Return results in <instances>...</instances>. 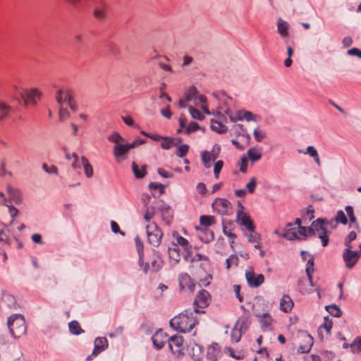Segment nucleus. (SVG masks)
<instances>
[{
	"mask_svg": "<svg viewBox=\"0 0 361 361\" xmlns=\"http://www.w3.org/2000/svg\"><path fill=\"white\" fill-rule=\"evenodd\" d=\"M231 206V204L228 200L222 198L216 199L212 204L214 211L221 215L228 214Z\"/></svg>",
	"mask_w": 361,
	"mask_h": 361,
	"instance_id": "16",
	"label": "nucleus"
},
{
	"mask_svg": "<svg viewBox=\"0 0 361 361\" xmlns=\"http://www.w3.org/2000/svg\"><path fill=\"white\" fill-rule=\"evenodd\" d=\"M257 186V178L255 177H252L249 183L246 185V189L249 193H253L255 191Z\"/></svg>",
	"mask_w": 361,
	"mask_h": 361,
	"instance_id": "55",
	"label": "nucleus"
},
{
	"mask_svg": "<svg viewBox=\"0 0 361 361\" xmlns=\"http://www.w3.org/2000/svg\"><path fill=\"white\" fill-rule=\"evenodd\" d=\"M247 239L250 243H257L259 240V235L254 231L247 235Z\"/></svg>",
	"mask_w": 361,
	"mask_h": 361,
	"instance_id": "64",
	"label": "nucleus"
},
{
	"mask_svg": "<svg viewBox=\"0 0 361 361\" xmlns=\"http://www.w3.org/2000/svg\"><path fill=\"white\" fill-rule=\"evenodd\" d=\"M218 157V154L213 150L212 152H204L202 154V162L206 168H209L212 161H214Z\"/></svg>",
	"mask_w": 361,
	"mask_h": 361,
	"instance_id": "30",
	"label": "nucleus"
},
{
	"mask_svg": "<svg viewBox=\"0 0 361 361\" xmlns=\"http://www.w3.org/2000/svg\"><path fill=\"white\" fill-rule=\"evenodd\" d=\"M247 281L250 287L257 288L262 284L264 281L263 274H256L252 269L247 270L245 273Z\"/></svg>",
	"mask_w": 361,
	"mask_h": 361,
	"instance_id": "18",
	"label": "nucleus"
},
{
	"mask_svg": "<svg viewBox=\"0 0 361 361\" xmlns=\"http://www.w3.org/2000/svg\"><path fill=\"white\" fill-rule=\"evenodd\" d=\"M202 261H204V262H209V258L207 256H205V255H203L200 254V253H197L191 259V262L192 263H195V262H202Z\"/></svg>",
	"mask_w": 361,
	"mask_h": 361,
	"instance_id": "62",
	"label": "nucleus"
},
{
	"mask_svg": "<svg viewBox=\"0 0 361 361\" xmlns=\"http://www.w3.org/2000/svg\"><path fill=\"white\" fill-rule=\"evenodd\" d=\"M13 89L20 94L26 105L35 104L41 97V92L37 88L27 90L20 88L16 85H13Z\"/></svg>",
	"mask_w": 361,
	"mask_h": 361,
	"instance_id": "7",
	"label": "nucleus"
},
{
	"mask_svg": "<svg viewBox=\"0 0 361 361\" xmlns=\"http://www.w3.org/2000/svg\"><path fill=\"white\" fill-rule=\"evenodd\" d=\"M231 102V99L228 98L224 102V104H220L217 108V114H226L231 118V121H234L235 120H245L247 121H256L257 116L253 114L252 112L245 111V110H240L236 112V116H233L229 107L228 103Z\"/></svg>",
	"mask_w": 361,
	"mask_h": 361,
	"instance_id": "5",
	"label": "nucleus"
},
{
	"mask_svg": "<svg viewBox=\"0 0 361 361\" xmlns=\"http://www.w3.org/2000/svg\"><path fill=\"white\" fill-rule=\"evenodd\" d=\"M197 323V318L192 312L189 314L187 313L180 314L170 321L171 326L182 333L190 332Z\"/></svg>",
	"mask_w": 361,
	"mask_h": 361,
	"instance_id": "3",
	"label": "nucleus"
},
{
	"mask_svg": "<svg viewBox=\"0 0 361 361\" xmlns=\"http://www.w3.org/2000/svg\"><path fill=\"white\" fill-rule=\"evenodd\" d=\"M333 322L329 317H324L323 324L320 326V330L324 329L326 334H330L332 329Z\"/></svg>",
	"mask_w": 361,
	"mask_h": 361,
	"instance_id": "49",
	"label": "nucleus"
},
{
	"mask_svg": "<svg viewBox=\"0 0 361 361\" xmlns=\"http://www.w3.org/2000/svg\"><path fill=\"white\" fill-rule=\"evenodd\" d=\"M353 245H349L343 252V259L348 269L354 267L361 257V250L353 251Z\"/></svg>",
	"mask_w": 361,
	"mask_h": 361,
	"instance_id": "14",
	"label": "nucleus"
},
{
	"mask_svg": "<svg viewBox=\"0 0 361 361\" xmlns=\"http://www.w3.org/2000/svg\"><path fill=\"white\" fill-rule=\"evenodd\" d=\"M350 349L353 353H361V337H357L350 345Z\"/></svg>",
	"mask_w": 361,
	"mask_h": 361,
	"instance_id": "46",
	"label": "nucleus"
},
{
	"mask_svg": "<svg viewBox=\"0 0 361 361\" xmlns=\"http://www.w3.org/2000/svg\"><path fill=\"white\" fill-rule=\"evenodd\" d=\"M326 310L333 316L339 317L341 315V310L335 305H329L326 307Z\"/></svg>",
	"mask_w": 361,
	"mask_h": 361,
	"instance_id": "50",
	"label": "nucleus"
},
{
	"mask_svg": "<svg viewBox=\"0 0 361 361\" xmlns=\"http://www.w3.org/2000/svg\"><path fill=\"white\" fill-rule=\"evenodd\" d=\"M240 171L243 173H246L248 164V159L244 155L240 158L239 161Z\"/></svg>",
	"mask_w": 361,
	"mask_h": 361,
	"instance_id": "57",
	"label": "nucleus"
},
{
	"mask_svg": "<svg viewBox=\"0 0 361 361\" xmlns=\"http://www.w3.org/2000/svg\"><path fill=\"white\" fill-rule=\"evenodd\" d=\"M290 25L288 22L279 18L277 21V29L281 37L285 38L288 36Z\"/></svg>",
	"mask_w": 361,
	"mask_h": 361,
	"instance_id": "32",
	"label": "nucleus"
},
{
	"mask_svg": "<svg viewBox=\"0 0 361 361\" xmlns=\"http://www.w3.org/2000/svg\"><path fill=\"white\" fill-rule=\"evenodd\" d=\"M151 193L154 197H159L164 192V186L161 183H151L149 185Z\"/></svg>",
	"mask_w": 361,
	"mask_h": 361,
	"instance_id": "35",
	"label": "nucleus"
},
{
	"mask_svg": "<svg viewBox=\"0 0 361 361\" xmlns=\"http://www.w3.org/2000/svg\"><path fill=\"white\" fill-rule=\"evenodd\" d=\"M140 133L142 135H144V136H145V137H148V138H149V139H151V140H152L154 141H160V140H161V139L163 137V136H161L160 135L148 133H147V132H145L144 130H142L140 132Z\"/></svg>",
	"mask_w": 361,
	"mask_h": 361,
	"instance_id": "61",
	"label": "nucleus"
},
{
	"mask_svg": "<svg viewBox=\"0 0 361 361\" xmlns=\"http://www.w3.org/2000/svg\"><path fill=\"white\" fill-rule=\"evenodd\" d=\"M254 137L258 142H262L267 136L265 131L262 130L259 128H257L254 130Z\"/></svg>",
	"mask_w": 361,
	"mask_h": 361,
	"instance_id": "48",
	"label": "nucleus"
},
{
	"mask_svg": "<svg viewBox=\"0 0 361 361\" xmlns=\"http://www.w3.org/2000/svg\"><path fill=\"white\" fill-rule=\"evenodd\" d=\"M169 257L170 262L173 265H176L180 261L181 255L180 250L171 245L168 249Z\"/></svg>",
	"mask_w": 361,
	"mask_h": 361,
	"instance_id": "27",
	"label": "nucleus"
},
{
	"mask_svg": "<svg viewBox=\"0 0 361 361\" xmlns=\"http://www.w3.org/2000/svg\"><path fill=\"white\" fill-rule=\"evenodd\" d=\"M146 229L149 243L154 247L159 246L163 236L160 228L155 223L151 222L147 224Z\"/></svg>",
	"mask_w": 361,
	"mask_h": 361,
	"instance_id": "9",
	"label": "nucleus"
},
{
	"mask_svg": "<svg viewBox=\"0 0 361 361\" xmlns=\"http://www.w3.org/2000/svg\"><path fill=\"white\" fill-rule=\"evenodd\" d=\"M224 166V162L221 160L217 161L214 167V173L216 178H219V173L222 169V167Z\"/></svg>",
	"mask_w": 361,
	"mask_h": 361,
	"instance_id": "60",
	"label": "nucleus"
},
{
	"mask_svg": "<svg viewBox=\"0 0 361 361\" xmlns=\"http://www.w3.org/2000/svg\"><path fill=\"white\" fill-rule=\"evenodd\" d=\"M178 105L181 108L188 107L192 117L200 121H202L204 116L194 106L200 108L206 114L211 115L212 114L208 108L206 97L202 94L199 95L196 87H194L188 89L185 98L180 99Z\"/></svg>",
	"mask_w": 361,
	"mask_h": 361,
	"instance_id": "1",
	"label": "nucleus"
},
{
	"mask_svg": "<svg viewBox=\"0 0 361 361\" xmlns=\"http://www.w3.org/2000/svg\"><path fill=\"white\" fill-rule=\"evenodd\" d=\"M108 347V341L105 337H98L94 340V348L91 355L87 356L86 360L90 361L92 356H97L98 354L106 350Z\"/></svg>",
	"mask_w": 361,
	"mask_h": 361,
	"instance_id": "20",
	"label": "nucleus"
},
{
	"mask_svg": "<svg viewBox=\"0 0 361 361\" xmlns=\"http://www.w3.org/2000/svg\"><path fill=\"white\" fill-rule=\"evenodd\" d=\"M297 338L299 342L298 353H307L310 352L314 343L312 336L305 331H300L297 334Z\"/></svg>",
	"mask_w": 361,
	"mask_h": 361,
	"instance_id": "11",
	"label": "nucleus"
},
{
	"mask_svg": "<svg viewBox=\"0 0 361 361\" xmlns=\"http://www.w3.org/2000/svg\"><path fill=\"white\" fill-rule=\"evenodd\" d=\"M238 257L235 255H231L226 259V268L228 269L231 267V266H237L238 264Z\"/></svg>",
	"mask_w": 361,
	"mask_h": 361,
	"instance_id": "56",
	"label": "nucleus"
},
{
	"mask_svg": "<svg viewBox=\"0 0 361 361\" xmlns=\"http://www.w3.org/2000/svg\"><path fill=\"white\" fill-rule=\"evenodd\" d=\"M216 222L215 217L210 215H202L200 217V226L206 228L212 226Z\"/></svg>",
	"mask_w": 361,
	"mask_h": 361,
	"instance_id": "38",
	"label": "nucleus"
},
{
	"mask_svg": "<svg viewBox=\"0 0 361 361\" xmlns=\"http://www.w3.org/2000/svg\"><path fill=\"white\" fill-rule=\"evenodd\" d=\"M244 207L241 203H238V209L237 211V223L243 226L250 232H253L255 227L250 216L244 211Z\"/></svg>",
	"mask_w": 361,
	"mask_h": 361,
	"instance_id": "15",
	"label": "nucleus"
},
{
	"mask_svg": "<svg viewBox=\"0 0 361 361\" xmlns=\"http://www.w3.org/2000/svg\"><path fill=\"white\" fill-rule=\"evenodd\" d=\"M42 169L47 173L50 174H57L58 169L54 165H49L48 164L44 163L42 164Z\"/></svg>",
	"mask_w": 361,
	"mask_h": 361,
	"instance_id": "58",
	"label": "nucleus"
},
{
	"mask_svg": "<svg viewBox=\"0 0 361 361\" xmlns=\"http://www.w3.org/2000/svg\"><path fill=\"white\" fill-rule=\"evenodd\" d=\"M326 222H329L328 226H327V231H329V228H334L336 226V224L337 223H341L343 224H346L347 223V217L345 214V213L340 210L337 212V214L334 220H331L330 221L324 220Z\"/></svg>",
	"mask_w": 361,
	"mask_h": 361,
	"instance_id": "29",
	"label": "nucleus"
},
{
	"mask_svg": "<svg viewBox=\"0 0 361 361\" xmlns=\"http://www.w3.org/2000/svg\"><path fill=\"white\" fill-rule=\"evenodd\" d=\"M108 140L114 144L113 154L116 160L126 159L127 154L131 149L129 143H126L125 139L117 132L109 135Z\"/></svg>",
	"mask_w": 361,
	"mask_h": 361,
	"instance_id": "4",
	"label": "nucleus"
},
{
	"mask_svg": "<svg viewBox=\"0 0 361 361\" xmlns=\"http://www.w3.org/2000/svg\"><path fill=\"white\" fill-rule=\"evenodd\" d=\"M175 139L170 137H163L161 140V147L164 149H169L176 146Z\"/></svg>",
	"mask_w": 361,
	"mask_h": 361,
	"instance_id": "42",
	"label": "nucleus"
},
{
	"mask_svg": "<svg viewBox=\"0 0 361 361\" xmlns=\"http://www.w3.org/2000/svg\"><path fill=\"white\" fill-rule=\"evenodd\" d=\"M221 348L218 343H212L207 348V357L209 360L214 361L221 355Z\"/></svg>",
	"mask_w": 361,
	"mask_h": 361,
	"instance_id": "26",
	"label": "nucleus"
},
{
	"mask_svg": "<svg viewBox=\"0 0 361 361\" xmlns=\"http://www.w3.org/2000/svg\"><path fill=\"white\" fill-rule=\"evenodd\" d=\"M255 361H268V353L266 350L261 349L257 351L255 357Z\"/></svg>",
	"mask_w": 361,
	"mask_h": 361,
	"instance_id": "51",
	"label": "nucleus"
},
{
	"mask_svg": "<svg viewBox=\"0 0 361 361\" xmlns=\"http://www.w3.org/2000/svg\"><path fill=\"white\" fill-rule=\"evenodd\" d=\"M196 229L199 231V238L202 242L209 243L214 239V233L210 229L201 227H196Z\"/></svg>",
	"mask_w": 361,
	"mask_h": 361,
	"instance_id": "23",
	"label": "nucleus"
},
{
	"mask_svg": "<svg viewBox=\"0 0 361 361\" xmlns=\"http://www.w3.org/2000/svg\"><path fill=\"white\" fill-rule=\"evenodd\" d=\"M140 267H142L145 273H147L149 269L152 271H158L162 267V262L159 258H157L151 262L150 266L148 264H145Z\"/></svg>",
	"mask_w": 361,
	"mask_h": 361,
	"instance_id": "33",
	"label": "nucleus"
},
{
	"mask_svg": "<svg viewBox=\"0 0 361 361\" xmlns=\"http://www.w3.org/2000/svg\"><path fill=\"white\" fill-rule=\"evenodd\" d=\"M189 151V146L186 144H183L177 147L176 154L180 158H183Z\"/></svg>",
	"mask_w": 361,
	"mask_h": 361,
	"instance_id": "44",
	"label": "nucleus"
},
{
	"mask_svg": "<svg viewBox=\"0 0 361 361\" xmlns=\"http://www.w3.org/2000/svg\"><path fill=\"white\" fill-rule=\"evenodd\" d=\"M292 224L287 225V228L283 232V237L289 240L300 239V237L298 235L297 228H292Z\"/></svg>",
	"mask_w": 361,
	"mask_h": 361,
	"instance_id": "31",
	"label": "nucleus"
},
{
	"mask_svg": "<svg viewBox=\"0 0 361 361\" xmlns=\"http://www.w3.org/2000/svg\"><path fill=\"white\" fill-rule=\"evenodd\" d=\"M262 148L259 147H253L249 149L247 152V157L254 163L261 159L262 158Z\"/></svg>",
	"mask_w": 361,
	"mask_h": 361,
	"instance_id": "28",
	"label": "nucleus"
},
{
	"mask_svg": "<svg viewBox=\"0 0 361 361\" xmlns=\"http://www.w3.org/2000/svg\"><path fill=\"white\" fill-rule=\"evenodd\" d=\"M294 302L288 295H283L280 300V310L286 313L290 312L293 307Z\"/></svg>",
	"mask_w": 361,
	"mask_h": 361,
	"instance_id": "25",
	"label": "nucleus"
},
{
	"mask_svg": "<svg viewBox=\"0 0 361 361\" xmlns=\"http://www.w3.org/2000/svg\"><path fill=\"white\" fill-rule=\"evenodd\" d=\"M55 97L60 106H69L73 111H76V103L71 95L70 90L60 89L57 90Z\"/></svg>",
	"mask_w": 361,
	"mask_h": 361,
	"instance_id": "8",
	"label": "nucleus"
},
{
	"mask_svg": "<svg viewBox=\"0 0 361 361\" xmlns=\"http://www.w3.org/2000/svg\"><path fill=\"white\" fill-rule=\"evenodd\" d=\"M173 237V242L172 245L175 247H178V246L181 247L185 254L183 255L184 259L185 261H188L190 258V253L192 249V245L190 243V242L185 238L184 237L181 236L178 232L175 231L172 234Z\"/></svg>",
	"mask_w": 361,
	"mask_h": 361,
	"instance_id": "13",
	"label": "nucleus"
},
{
	"mask_svg": "<svg viewBox=\"0 0 361 361\" xmlns=\"http://www.w3.org/2000/svg\"><path fill=\"white\" fill-rule=\"evenodd\" d=\"M155 214L154 207H146V211L144 214V219L146 221L150 223V220L154 217Z\"/></svg>",
	"mask_w": 361,
	"mask_h": 361,
	"instance_id": "54",
	"label": "nucleus"
},
{
	"mask_svg": "<svg viewBox=\"0 0 361 361\" xmlns=\"http://www.w3.org/2000/svg\"><path fill=\"white\" fill-rule=\"evenodd\" d=\"M69 106H60L59 110V119L61 121H66L69 117V112L68 111V108Z\"/></svg>",
	"mask_w": 361,
	"mask_h": 361,
	"instance_id": "59",
	"label": "nucleus"
},
{
	"mask_svg": "<svg viewBox=\"0 0 361 361\" xmlns=\"http://www.w3.org/2000/svg\"><path fill=\"white\" fill-rule=\"evenodd\" d=\"M66 158L68 160L71 159H73V161L72 163V166L74 168V169H78V168H80L81 164L79 161V158L76 155V154L73 153V154H69L68 153L66 154Z\"/></svg>",
	"mask_w": 361,
	"mask_h": 361,
	"instance_id": "52",
	"label": "nucleus"
},
{
	"mask_svg": "<svg viewBox=\"0 0 361 361\" xmlns=\"http://www.w3.org/2000/svg\"><path fill=\"white\" fill-rule=\"evenodd\" d=\"M69 329L72 334L75 335H78L83 331L79 323L76 321H73L69 323Z\"/></svg>",
	"mask_w": 361,
	"mask_h": 361,
	"instance_id": "45",
	"label": "nucleus"
},
{
	"mask_svg": "<svg viewBox=\"0 0 361 361\" xmlns=\"http://www.w3.org/2000/svg\"><path fill=\"white\" fill-rule=\"evenodd\" d=\"M107 6L104 0H100V4L96 5L94 9V16L99 20H103L106 18Z\"/></svg>",
	"mask_w": 361,
	"mask_h": 361,
	"instance_id": "22",
	"label": "nucleus"
},
{
	"mask_svg": "<svg viewBox=\"0 0 361 361\" xmlns=\"http://www.w3.org/2000/svg\"><path fill=\"white\" fill-rule=\"evenodd\" d=\"M308 259L306 264V274H307V278L302 277L299 279L298 281V290L299 291L302 293L305 294V293L307 292V288L305 287H303L302 285L303 283L310 284L311 280L312 279V275L314 273V258L312 255H308Z\"/></svg>",
	"mask_w": 361,
	"mask_h": 361,
	"instance_id": "12",
	"label": "nucleus"
},
{
	"mask_svg": "<svg viewBox=\"0 0 361 361\" xmlns=\"http://www.w3.org/2000/svg\"><path fill=\"white\" fill-rule=\"evenodd\" d=\"M223 231L226 236L233 240L231 243H233L234 240L236 238V235L233 233L231 225L224 224Z\"/></svg>",
	"mask_w": 361,
	"mask_h": 361,
	"instance_id": "47",
	"label": "nucleus"
},
{
	"mask_svg": "<svg viewBox=\"0 0 361 361\" xmlns=\"http://www.w3.org/2000/svg\"><path fill=\"white\" fill-rule=\"evenodd\" d=\"M13 111V108L8 102L0 99V121L8 118Z\"/></svg>",
	"mask_w": 361,
	"mask_h": 361,
	"instance_id": "24",
	"label": "nucleus"
},
{
	"mask_svg": "<svg viewBox=\"0 0 361 361\" xmlns=\"http://www.w3.org/2000/svg\"><path fill=\"white\" fill-rule=\"evenodd\" d=\"M179 286L181 290H188L192 293L195 290V284L190 275L182 273L178 276Z\"/></svg>",
	"mask_w": 361,
	"mask_h": 361,
	"instance_id": "19",
	"label": "nucleus"
},
{
	"mask_svg": "<svg viewBox=\"0 0 361 361\" xmlns=\"http://www.w3.org/2000/svg\"><path fill=\"white\" fill-rule=\"evenodd\" d=\"M200 128V127L197 123L192 121L187 126V127L184 130V133L185 134H190L192 132L199 130Z\"/></svg>",
	"mask_w": 361,
	"mask_h": 361,
	"instance_id": "53",
	"label": "nucleus"
},
{
	"mask_svg": "<svg viewBox=\"0 0 361 361\" xmlns=\"http://www.w3.org/2000/svg\"><path fill=\"white\" fill-rule=\"evenodd\" d=\"M299 153H302L305 154H309L311 157L314 159L316 164L318 166H321V161L316 148L313 146H309L307 147L305 151L299 150Z\"/></svg>",
	"mask_w": 361,
	"mask_h": 361,
	"instance_id": "34",
	"label": "nucleus"
},
{
	"mask_svg": "<svg viewBox=\"0 0 361 361\" xmlns=\"http://www.w3.org/2000/svg\"><path fill=\"white\" fill-rule=\"evenodd\" d=\"M357 238V233L355 231H351L345 240V245L346 247H348L349 245H352L351 243L353 240H355Z\"/></svg>",
	"mask_w": 361,
	"mask_h": 361,
	"instance_id": "63",
	"label": "nucleus"
},
{
	"mask_svg": "<svg viewBox=\"0 0 361 361\" xmlns=\"http://www.w3.org/2000/svg\"><path fill=\"white\" fill-rule=\"evenodd\" d=\"M183 343L182 336H174L169 338V347L172 353L177 357L183 354Z\"/></svg>",
	"mask_w": 361,
	"mask_h": 361,
	"instance_id": "17",
	"label": "nucleus"
},
{
	"mask_svg": "<svg viewBox=\"0 0 361 361\" xmlns=\"http://www.w3.org/2000/svg\"><path fill=\"white\" fill-rule=\"evenodd\" d=\"M8 326L14 338H20L26 333V325L24 317L20 314H14L8 318Z\"/></svg>",
	"mask_w": 361,
	"mask_h": 361,
	"instance_id": "6",
	"label": "nucleus"
},
{
	"mask_svg": "<svg viewBox=\"0 0 361 361\" xmlns=\"http://www.w3.org/2000/svg\"><path fill=\"white\" fill-rule=\"evenodd\" d=\"M211 302V295L205 290L200 291L195 297L194 301V311L195 313H204V309L207 307Z\"/></svg>",
	"mask_w": 361,
	"mask_h": 361,
	"instance_id": "10",
	"label": "nucleus"
},
{
	"mask_svg": "<svg viewBox=\"0 0 361 361\" xmlns=\"http://www.w3.org/2000/svg\"><path fill=\"white\" fill-rule=\"evenodd\" d=\"M135 241L136 244V248L139 255V263L140 266H142V261L144 257L143 243L138 236H136V238H135Z\"/></svg>",
	"mask_w": 361,
	"mask_h": 361,
	"instance_id": "43",
	"label": "nucleus"
},
{
	"mask_svg": "<svg viewBox=\"0 0 361 361\" xmlns=\"http://www.w3.org/2000/svg\"><path fill=\"white\" fill-rule=\"evenodd\" d=\"M81 164L83 166L85 173L87 178H91L93 176V169L90 164L88 159L84 157H81Z\"/></svg>",
	"mask_w": 361,
	"mask_h": 361,
	"instance_id": "41",
	"label": "nucleus"
},
{
	"mask_svg": "<svg viewBox=\"0 0 361 361\" xmlns=\"http://www.w3.org/2000/svg\"><path fill=\"white\" fill-rule=\"evenodd\" d=\"M211 128L219 133H225L227 130V127L221 121L214 119L211 120Z\"/></svg>",
	"mask_w": 361,
	"mask_h": 361,
	"instance_id": "40",
	"label": "nucleus"
},
{
	"mask_svg": "<svg viewBox=\"0 0 361 361\" xmlns=\"http://www.w3.org/2000/svg\"><path fill=\"white\" fill-rule=\"evenodd\" d=\"M260 323L264 330H269L273 322V319L268 313L264 314L260 317Z\"/></svg>",
	"mask_w": 361,
	"mask_h": 361,
	"instance_id": "39",
	"label": "nucleus"
},
{
	"mask_svg": "<svg viewBox=\"0 0 361 361\" xmlns=\"http://www.w3.org/2000/svg\"><path fill=\"white\" fill-rule=\"evenodd\" d=\"M7 193L12 201L18 203L21 201V194L20 191L11 185L7 187Z\"/></svg>",
	"mask_w": 361,
	"mask_h": 361,
	"instance_id": "37",
	"label": "nucleus"
},
{
	"mask_svg": "<svg viewBox=\"0 0 361 361\" xmlns=\"http://www.w3.org/2000/svg\"><path fill=\"white\" fill-rule=\"evenodd\" d=\"M132 170L137 178H142L147 173V166L145 165H142L140 167L135 162H133L132 164Z\"/></svg>",
	"mask_w": 361,
	"mask_h": 361,
	"instance_id": "36",
	"label": "nucleus"
},
{
	"mask_svg": "<svg viewBox=\"0 0 361 361\" xmlns=\"http://www.w3.org/2000/svg\"><path fill=\"white\" fill-rule=\"evenodd\" d=\"M169 340L168 335L161 329L157 331L152 337L153 344L157 349L162 348L165 343L169 342Z\"/></svg>",
	"mask_w": 361,
	"mask_h": 361,
	"instance_id": "21",
	"label": "nucleus"
},
{
	"mask_svg": "<svg viewBox=\"0 0 361 361\" xmlns=\"http://www.w3.org/2000/svg\"><path fill=\"white\" fill-rule=\"evenodd\" d=\"M329 222L324 219H318L314 221L310 227L306 228L301 226V220L296 219L295 225L297 226L298 235L306 237L309 235H314L321 239L323 247H326L329 243V235L330 231H327Z\"/></svg>",
	"mask_w": 361,
	"mask_h": 361,
	"instance_id": "2",
	"label": "nucleus"
}]
</instances>
